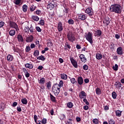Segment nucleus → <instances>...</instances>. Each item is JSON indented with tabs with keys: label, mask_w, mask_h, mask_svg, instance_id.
Here are the masks:
<instances>
[{
	"label": "nucleus",
	"mask_w": 124,
	"mask_h": 124,
	"mask_svg": "<svg viewBox=\"0 0 124 124\" xmlns=\"http://www.w3.org/2000/svg\"><path fill=\"white\" fill-rule=\"evenodd\" d=\"M10 27L11 28H12L13 29H15L16 31H19V27H18V25L16 23L14 22H11L10 23Z\"/></svg>",
	"instance_id": "4"
},
{
	"label": "nucleus",
	"mask_w": 124,
	"mask_h": 124,
	"mask_svg": "<svg viewBox=\"0 0 124 124\" xmlns=\"http://www.w3.org/2000/svg\"><path fill=\"white\" fill-rule=\"evenodd\" d=\"M51 81H48L46 83V88L48 89V90H50L51 89Z\"/></svg>",
	"instance_id": "35"
},
{
	"label": "nucleus",
	"mask_w": 124,
	"mask_h": 124,
	"mask_svg": "<svg viewBox=\"0 0 124 124\" xmlns=\"http://www.w3.org/2000/svg\"><path fill=\"white\" fill-rule=\"evenodd\" d=\"M85 38L87 41H89L91 45H93V34L89 32L88 34L85 36Z\"/></svg>",
	"instance_id": "3"
},
{
	"label": "nucleus",
	"mask_w": 124,
	"mask_h": 124,
	"mask_svg": "<svg viewBox=\"0 0 124 124\" xmlns=\"http://www.w3.org/2000/svg\"><path fill=\"white\" fill-rule=\"evenodd\" d=\"M24 74L26 78H29V77H30V73H29V72L25 73Z\"/></svg>",
	"instance_id": "58"
},
{
	"label": "nucleus",
	"mask_w": 124,
	"mask_h": 124,
	"mask_svg": "<svg viewBox=\"0 0 124 124\" xmlns=\"http://www.w3.org/2000/svg\"><path fill=\"white\" fill-rule=\"evenodd\" d=\"M118 67H119L118 64H115V65L112 67V68L113 70H115V71H117V70H118Z\"/></svg>",
	"instance_id": "46"
},
{
	"label": "nucleus",
	"mask_w": 124,
	"mask_h": 124,
	"mask_svg": "<svg viewBox=\"0 0 124 124\" xmlns=\"http://www.w3.org/2000/svg\"><path fill=\"white\" fill-rule=\"evenodd\" d=\"M60 119L61 120V121H62V120H64L65 119V115L64 114H61L60 116Z\"/></svg>",
	"instance_id": "45"
},
{
	"label": "nucleus",
	"mask_w": 124,
	"mask_h": 124,
	"mask_svg": "<svg viewBox=\"0 0 124 124\" xmlns=\"http://www.w3.org/2000/svg\"><path fill=\"white\" fill-rule=\"evenodd\" d=\"M17 39L19 42H23V37L21 35L17 36Z\"/></svg>",
	"instance_id": "34"
},
{
	"label": "nucleus",
	"mask_w": 124,
	"mask_h": 124,
	"mask_svg": "<svg viewBox=\"0 0 124 124\" xmlns=\"http://www.w3.org/2000/svg\"><path fill=\"white\" fill-rule=\"evenodd\" d=\"M96 93L98 95H100V94H101V90H100V88L98 87L96 89Z\"/></svg>",
	"instance_id": "28"
},
{
	"label": "nucleus",
	"mask_w": 124,
	"mask_h": 124,
	"mask_svg": "<svg viewBox=\"0 0 124 124\" xmlns=\"http://www.w3.org/2000/svg\"><path fill=\"white\" fill-rule=\"evenodd\" d=\"M29 31L31 33H33L34 32V29L32 26L29 28Z\"/></svg>",
	"instance_id": "42"
},
{
	"label": "nucleus",
	"mask_w": 124,
	"mask_h": 124,
	"mask_svg": "<svg viewBox=\"0 0 124 124\" xmlns=\"http://www.w3.org/2000/svg\"><path fill=\"white\" fill-rule=\"evenodd\" d=\"M45 78H42L39 80V84H45Z\"/></svg>",
	"instance_id": "30"
},
{
	"label": "nucleus",
	"mask_w": 124,
	"mask_h": 124,
	"mask_svg": "<svg viewBox=\"0 0 124 124\" xmlns=\"http://www.w3.org/2000/svg\"><path fill=\"white\" fill-rule=\"evenodd\" d=\"M96 59H97V60H101L102 59V55L97 53L96 55Z\"/></svg>",
	"instance_id": "29"
},
{
	"label": "nucleus",
	"mask_w": 124,
	"mask_h": 124,
	"mask_svg": "<svg viewBox=\"0 0 124 124\" xmlns=\"http://www.w3.org/2000/svg\"><path fill=\"white\" fill-rule=\"evenodd\" d=\"M58 31H62L63 30V28H62V22H59L58 25Z\"/></svg>",
	"instance_id": "13"
},
{
	"label": "nucleus",
	"mask_w": 124,
	"mask_h": 124,
	"mask_svg": "<svg viewBox=\"0 0 124 124\" xmlns=\"http://www.w3.org/2000/svg\"><path fill=\"white\" fill-rule=\"evenodd\" d=\"M7 60L8 62H12L13 61V56L10 54L8 55Z\"/></svg>",
	"instance_id": "20"
},
{
	"label": "nucleus",
	"mask_w": 124,
	"mask_h": 124,
	"mask_svg": "<svg viewBox=\"0 0 124 124\" xmlns=\"http://www.w3.org/2000/svg\"><path fill=\"white\" fill-rule=\"evenodd\" d=\"M67 106L68 108H72L73 107V103L72 102H69L67 103Z\"/></svg>",
	"instance_id": "37"
},
{
	"label": "nucleus",
	"mask_w": 124,
	"mask_h": 124,
	"mask_svg": "<svg viewBox=\"0 0 124 124\" xmlns=\"http://www.w3.org/2000/svg\"><path fill=\"white\" fill-rule=\"evenodd\" d=\"M22 9L23 12H27L28 11V6L26 4H24L22 6Z\"/></svg>",
	"instance_id": "26"
},
{
	"label": "nucleus",
	"mask_w": 124,
	"mask_h": 124,
	"mask_svg": "<svg viewBox=\"0 0 124 124\" xmlns=\"http://www.w3.org/2000/svg\"><path fill=\"white\" fill-rule=\"evenodd\" d=\"M52 92L54 93L55 95H59L60 92H61V88L59 87V84L55 83L52 87Z\"/></svg>",
	"instance_id": "2"
},
{
	"label": "nucleus",
	"mask_w": 124,
	"mask_h": 124,
	"mask_svg": "<svg viewBox=\"0 0 124 124\" xmlns=\"http://www.w3.org/2000/svg\"><path fill=\"white\" fill-rule=\"evenodd\" d=\"M33 38V37H32V36H31L29 37H27L26 38V42H31V41H32Z\"/></svg>",
	"instance_id": "27"
},
{
	"label": "nucleus",
	"mask_w": 124,
	"mask_h": 124,
	"mask_svg": "<svg viewBox=\"0 0 124 124\" xmlns=\"http://www.w3.org/2000/svg\"><path fill=\"white\" fill-rule=\"evenodd\" d=\"M84 110H88L89 109V107L88 106H84L83 107Z\"/></svg>",
	"instance_id": "64"
},
{
	"label": "nucleus",
	"mask_w": 124,
	"mask_h": 124,
	"mask_svg": "<svg viewBox=\"0 0 124 124\" xmlns=\"http://www.w3.org/2000/svg\"><path fill=\"white\" fill-rule=\"evenodd\" d=\"M25 51L26 52H30V51H31V47H30V46H26Z\"/></svg>",
	"instance_id": "52"
},
{
	"label": "nucleus",
	"mask_w": 124,
	"mask_h": 124,
	"mask_svg": "<svg viewBox=\"0 0 124 124\" xmlns=\"http://www.w3.org/2000/svg\"><path fill=\"white\" fill-rule=\"evenodd\" d=\"M21 1H22V0H14V3L16 4V5H21L20 3H21Z\"/></svg>",
	"instance_id": "21"
},
{
	"label": "nucleus",
	"mask_w": 124,
	"mask_h": 124,
	"mask_svg": "<svg viewBox=\"0 0 124 124\" xmlns=\"http://www.w3.org/2000/svg\"><path fill=\"white\" fill-rule=\"evenodd\" d=\"M33 55L34 57H37L38 56H39V50H35L34 51Z\"/></svg>",
	"instance_id": "36"
},
{
	"label": "nucleus",
	"mask_w": 124,
	"mask_h": 124,
	"mask_svg": "<svg viewBox=\"0 0 124 124\" xmlns=\"http://www.w3.org/2000/svg\"><path fill=\"white\" fill-rule=\"evenodd\" d=\"M24 31L26 33H29L30 32V28L29 26H26L24 28Z\"/></svg>",
	"instance_id": "33"
},
{
	"label": "nucleus",
	"mask_w": 124,
	"mask_h": 124,
	"mask_svg": "<svg viewBox=\"0 0 124 124\" xmlns=\"http://www.w3.org/2000/svg\"><path fill=\"white\" fill-rule=\"evenodd\" d=\"M63 86V82H62V80H61L59 82V84H58V87L61 89V88Z\"/></svg>",
	"instance_id": "40"
},
{
	"label": "nucleus",
	"mask_w": 124,
	"mask_h": 124,
	"mask_svg": "<svg viewBox=\"0 0 124 124\" xmlns=\"http://www.w3.org/2000/svg\"><path fill=\"white\" fill-rule=\"evenodd\" d=\"M14 51L16 52V53H20L21 50H20V48H14Z\"/></svg>",
	"instance_id": "48"
},
{
	"label": "nucleus",
	"mask_w": 124,
	"mask_h": 124,
	"mask_svg": "<svg viewBox=\"0 0 124 124\" xmlns=\"http://www.w3.org/2000/svg\"><path fill=\"white\" fill-rule=\"evenodd\" d=\"M30 11H34V10H35V6L33 5H32L30 6Z\"/></svg>",
	"instance_id": "43"
},
{
	"label": "nucleus",
	"mask_w": 124,
	"mask_h": 124,
	"mask_svg": "<svg viewBox=\"0 0 124 124\" xmlns=\"http://www.w3.org/2000/svg\"><path fill=\"white\" fill-rule=\"evenodd\" d=\"M25 66L26 68H29V69H32L33 68V65L29 63L25 64Z\"/></svg>",
	"instance_id": "18"
},
{
	"label": "nucleus",
	"mask_w": 124,
	"mask_h": 124,
	"mask_svg": "<svg viewBox=\"0 0 124 124\" xmlns=\"http://www.w3.org/2000/svg\"><path fill=\"white\" fill-rule=\"evenodd\" d=\"M54 2H50L46 6L47 9H50V10H52V9H54V7H55V5H54Z\"/></svg>",
	"instance_id": "9"
},
{
	"label": "nucleus",
	"mask_w": 124,
	"mask_h": 124,
	"mask_svg": "<svg viewBox=\"0 0 124 124\" xmlns=\"http://www.w3.org/2000/svg\"><path fill=\"white\" fill-rule=\"evenodd\" d=\"M4 26V22L0 21V28H2Z\"/></svg>",
	"instance_id": "57"
},
{
	"label": "nucleus",
	"mask_w": 124,
	"mask_h": 124,
	"mask_svg": "<svg viewBox=\"0 0 124 124\" xmlns=\"http://www.w3.org/2000/svg\"><path fill=\"white\" fill-rule=\"evenodd\" d=\"M110 11L114 12L116 14H120V13H122V6L118 4H112L110 6Z\"/></svg>",
	"instance_id": "1"
},
{
	"label": "nucleus",
	"mask_w": 124,
	"mask_h": 124,
	"mask_svg": "<svg viewBox=\"0 0 124 124\" xmlns=\"http://www.w3.org/2000/svg\"><path fill=\"white\" fill-rule=\"evenodd\" d=\"M116 52L117 53L118 55H120V56H122L123 54H124L123 51V47L120 46L117 48Z\"/></svg>",
	"instance_id": "11"
},
{
	"label": "nucleus",
	"mask_w": 124,
	"mask_h": 124,
	"mask_svg": "<svg viewBox=\"0 0 124 124\" xmlns=\"http://www.w3.org/2000/svg\"><path fill=\"white\" fill-rule=\"evenodd\" d=\"M69 11V9L67 8H65L64 10H63V12H64V13H66V14L68 13Z\"/></svg>",
	"instance_id": "51"
},
{
	"label": "nucleus",
	"mask_w": 124,
	"mask_h": 124,
	"mask_svg": "<svg viewBox=\"0 0 124 124\" xmlns=\"http://www.w3.org/2000/svg\"><path fill=\"white\" fill-rule=\"evenodd\" d=\"M41 123H42V124H47V119H46L45 118H43L42 119V121H41Z\"/></svg>",
	"instance_id": "50"
},
{
	"label": "nucleus",
	"mask_w": 124,
	"mask_h": 124,
	"mask_svg": "<svg viewBox=\"0 0 124 124\" xmlns=\"http://www.w3.org/2000/svg\"><path fill=\"white\" fill-rule=\"evenodd\" d=\"M67 36L69 41H71V42L75 41V37H74V36L72 34L68 33Z\"/></svg>",
	"instance_id": "6"
},
{
	"label": "nucleus",
	"mask_w": 124,
	"mask_h": 124,
	"mask_svg": "<svg viewBox=\"0 0 124 124\" xmlns=\"http://www.w3.org/2000/svg\"><path fill=\"white\" fill-rule=\"evenodd\" d=\"M37 69H38L39 70H42V69H43V67L42 66V65H40L38 67Z\"/></svg>",
	"instance_id": "61"
},
{
	"label": "nucleus",
	"mask_w": 124,
	"mask_h": 124,
	"mask_svg": "<svg viewBox=\"0 0 124 124\" xmlns=\"http://www.w3.org/2000/svg\"><path fill=\"white\" fill-rule=\"evenodd\" d=\"M36 14H37V15H39V14H40V13H41V11L39 10H37L36 12H35Z\"/></svg>",
	"instance_id": "60"
},
{
	"label": "nucleus",
	"mask_w": 124,
	"mask_h": 124,
	"mask_svg": "<svg viewBox=\"0 0 124 124\" xmlns=\"http://www.w3.org/2000/svg\"><path fill=\"white\" fill-rule=\"evenodd\" d=\"M36 30L37 31H38L39 32H41V29H40V27H36Z\"/></svg>",
	"instance_id": "56"
},
{
	"label": "nucleus",
	"mask_w": 124,
	"mask_h": 124,
	"mask_svg": "<svg viewBox=\"0 0 124 124\" xmlns=\"http://www.w3.org/2000/svg\"><path fill=\"white\" fill-rule=\"evenodd\" d=\"M31 18L34 21H35L36 22H38V21H39V17L37 16H32L31 17Z\"/></svg>",
	"instance_id": "22"
},
{
	"label": "nucleus",
	"mask_w": 124,
	"mask_h": 124,
	"mask_svg": "<svg viewBox=\"0 0 124 124\" xmlns=\"http://www.w3.org/2000/svg\"><path fill=\"white\" fill-rule=\"evenodd\" d=\"M109 124H115V121L112 119H110L108 121Z\"/></svg>",
	"instance_id": "53"
},
{
	"label": "nucleus",
	"mask_w": 124,
	"mask_h": 124,
	"mask_svg": "<svg viewBox=\"0 0 124 124\" xmlns=\"http://www.w3.org/2000/svg\"><path fill=\"white\" fill-rule=\"evenodd\" d=\"M92 10V8H88L85 10V13L88 14L89 16H93V12Z\"/></svg>",
	"instance_id": "7"
},
{
	"label": "nucleus",
	"mask_w": 124,
	"mask_h": 124,
	"mask_svg": "<svg viewBox=\"0 0 124 124\" xmlns=\"http://www.w3.org/2000/svg\"><path fill=\"white\" fill-rule=\"evenodd\" d=\"M115 38H116V39H120L121 35H119L118 34H116L115 35Z\"/></svg>",
	"instance_id": "59"
},
{
	"label": "nucleus",
	"mask_w": 124,
	"mask_h": 124,
	"mask_svg": "<svg viewBox=\"0 0 124 124\" xmlns=\"http://www.w3.org/2000/svg\"><path fill=\"white\" fill-rule=\"evenodd\" d=\"M101 34H102L101 30H97L95 31V36H101Z\"/></svg>",
	"instance_id": "17"
},
{
	"label": "nucleus",
	"mask_w": 124,
	"mask_h": 124,
	"mask_svg": "<svg viewBox=\"0 0 124 124\" xmlns=\"http://www.w3.org/2000/svg\"><path fill=\"white\" fill-rule=\"evenodd\" d=\"M68 23L69 25H74V21L72 19H69Z\"/></svg>",
	"instance_id": "44"
},
{
	"label": "nucleus",
	"mask_w": 124,
	"mask_h": 124,
	"mask_svg": "<svg viewBox=\"0 0 124 124\" xmlns=\"http://www.w3.org/2000/svg\"><path fill=\"white\" fill-rule=\"evenodd\" d=\"M61 77L63 80H66L67 79V75L65 74H61Z\"/></svg>",
	"instance_id": "24"
},
{
	"label": "nucleus",
	"mask_w": 124,
	"mask_h": 124,
	"mask_svg": "<svg viewBox=\"0 0 124 124\" xmlns=\"http://www.w3.org/2000/svg\"><path fill=\"white\" fill-rule=\"evenodd\" d=\"M16 34V31H15V30H11L9 32V34L11 36H14V35H15Z\"/></svg>",
	"instance_id": "19"
},
{
	"label": "nucleus",
	"mask_w": 124,
	"mask_h": 124,
	"mask_svg": "<svg viewBox=\"0 0 124 124\" xmlns=\"http://www.w3.org/2000/svg\"><path fill=\"white\" fill-rule=\"evenodd\" d=\"M50 96L51 101H53V102H56V97L51 93H50Z\"/></svg>",
	"instance_id": "31"
},
{
	"label": "nucleus",
	"mask_w": 124,
	"mask_h": 124,
	"mask_svg": "<svg viewBox=\"0 0 124 124\" xmlns=\"http://www.w3.org/2000/svg\"><path fill=\"white\" fill-rule=\"evenodd\" d=\"M79 59H80L82 62H87V58H86V57H85V55L84 54H81L79 56Z\"/></svg>",
	"instance_id": "12"
},
{
	"label": "nucleus",
	"mask_w": 124,
	"mask_h": 124,
	"mask_svg": "<svg viewBox=\"0 0 124 124\" xmlns=\"http://www.w3.org/2000/svg\"><path fill=\"white\" fill-rule=\"evenodd\" d=\"M111 20L109 18V17H106V18H104L103 20V24L105 25V26H108L109 24H110V21Z\"/></svg>",
	"instance_id": "8"
},
{
	"label": "nucleus",
	"mask_w": 124,
	"mask_h": 124,
	"mask_svg": "<svg viewBox=\"0 0 124 124\" xmlns=\"http://www.w3.org/2000/svg\"><path fill=\"white\" fill-rule=\"evenodd\" d=\"M70 60L71 61V63L73 64V66L75 67V68H77L78 67V63H77V62L74 60L73 57H70Z\"/></svg>",
	"instance_id": "5"
},
{
	"label": "nucleus",
	"mask_w": 124,
	"mask_h": 124,
	"mask_svg": "<svg viewBox=\"0 0 124 124\" xmlns=\"http://www.w3.org/2000/svg\"><path fill=\"white\" fill-rule=\"evenodd\" d=\"M83 102H85V103L86 104V105H89V104H90L89 103V102H88V100L86 98L83 99Z\"/></svg>",
	"instance_id": "55"
},
{
	"label": "nucleus",
	"mask_w": 124,
	"mask_h": 124,
	"mask_svg": "<svg viewBox=\"0 0 124 124\" xmlns=\"http://www.w3.org/2000/svg\"><path fill=\"white\" fill-rule=\"evenodd\" d=\"M39 25H40L41 26H44L45 25L44 20L42 19L41 18V19L39 21Z\"/></svg>",
	"instance_id": "39"
},
{
	"label": "nucleus",
	"mask_w": 124,
	"mask_h": 124,
	"mask_svg": "<svg viewBox=\"0 0 124 124\" xmlns=\"http://www.w3.org/2000/svg\"><path fill=\"white\" fill-rule=\"evenodd\" d=\"M114 86L116 89H120V88H122V83L120 81H116L114 84Z\"/></svg>",
	"instance_id": "16"
},
{
	"label": "nucleus",
	"mask_w": 124,
	"mask_h": 124,
	"mask_svg": "<svg viewBox=\"0 0 124 124\" xmlns=\"http://www.w3.org/2000/svg\"><path fill=\"white\" fill-rule=\"evenodd\" d=\"M72 119H68V120L65 122L66 124H72Z\"/></svg>",
	"instance_id": "41"
},
{
	"label": "nucleus",
	"mask_w": 124,
	"mask_h": 124,
	"mask_svg": "<svg viewBox=\"0 0 124 124\" xmlns=\"http://www.w3.org/2000/svg\"><path fill=\"white\" fill-rule=\"evenodd\" d=\"M70 81H71V83H72V84H75V83H76V79H75V78H72L71 79H70Z\"/></svg>",
	"instance_id": "47"
},
{
	"label": "nucleus",
	"mask_w": 124,
	"mask_h": 124,
	"mask_svg": "<svg viewBox=\"0 0 124 124\" xmlns=\"http://www.w3.org/2000/svg\"><path fill=\"white\" fill-rule=\"evenodd\" d=\"M88 65L85 64L83 65V69H84V70H88Z\"/></svg>",
	"instance_id": "54"
},
{
	"label": "nucleus",
	"mask_w": 124,
	"mask_h": 124,
	"mask_svg": "<svg viewBox=\"0 0 124 124\" xmlns=\"http://www.w3.org/2000/svg\"><path fill=\"white\" fill-rule=\"evenodd\" d=\"M78 19H79V20L84 21V20H86V19H87V16H86L85 15L80 14L78 15Z\"/></svg>",
	"instance_id": "15"
},
{
	"label": "nucleus",
	"mask_w": 124,
	"mask_h": 124,
	"mask_svg": "<svg viewBox=\"0 0 124 124\" xmlns=\"http://www.w3.org/2000/svg\"><path fill=\"white\" fill-rule=\"evenodd\" d=\"M112 96L113 99H116V98H117V93L115 92H112Z\"/></svg>",
	"instance_id": "38"
},
{
	"label": "nucleus",
	"mask_w": 124,
	"mask_h": 124,
	"mask_svg": "<svg viewBox=\"0 0 124 124\" xmlns=\"http://www.w3.org/2000/svg\"><path fill=\"white\" fill-rule=\"evenodd\" d=\"M122 111H120V110H117L115 111L116 116L117 117H121L122 116Z\"/></svg>",
	"instance_id": "23"
},
{
	"label": "nucleus",
	"mask_w": 124,
	"mask_h": 124,
	"mask_svg": "<svg viewBox=\"0 0 124 124\" xmlns=\"http://www.w3.org/2000/svg\"><path fill=\"white\" fill-rule=\"evenodd\" d=\"M78 85H83L84 83V79H83V78L82 77H79L78 78Z\"/></svg>",
	"instance_id": "14"
},
{
	"label": "nucleus",
	"mask_w": 124,
	"mask_h": 124,
	"mask_svg": "<svg viewBox=\"0 0 124 124\" xmlns=\"http://www.w3.org/2000/svg\"><path fill=\"white\" fill-rule=\"evenodd\" d=\"M21 102L23 104H25V105L28 104V100L24 98L21 100Z\"/></svg>",
	"instance_id": "32"
},
{
	"label": "nucleus",
	"mask_w": 124,
	"mask_h": 124,
	"mask_svg": "<svg viewBox=\"0 0 124 124\" xmlns=\"http://www.w3.org/2000/svg\"><path fill=\"white\" fill-rule=\"evenodd\" d=\"M93 123L95 124H98V120L96 118L93 119Z\"/></svg>",
	"instance_id": "49"
},
{
	"label": "nucleus",
	"mask_w": 124,
	"mask_h": 124,
	"mask_svg": "<svg viewBox=\"0 0 124 124\" xmlns=\"http://www.w3.org/2000/svg\"><path fill=\"white\" fill-rule=\"evenodd\" d=\"M37 60L44 61L46 60V58H45L43 55H41L40 56H39L37 58Z\"/></svg>",
	"instance_id": "25"
},
{
	"label": "nucleus",
	"mask_w": 124,
	"mask_h": 124,
	"mask_svg": "<svg viewBox=\"0 0 124 124\" xmlns=\"http://www.w3.org/2000/svg\"><path fill=\"white\" fill-rule=\"evenodd\" d=\"M76 48L78 50H79V49H81V46H79V45H77Z\"/></svg>",
	"instance_id": "63"
},
{
	"label": "nucleus",
	"mask_w": 124,
	"mask_h": 124,
	"mask_svg": "<svg viewBox=\"0 0 124 124\" xmlns=\"http://www.w3.org/2000/svg\"><path fill=\"white\" fill-rule=\"evenodd\" d=\"M84 82L86 84H88V83H89V82H90V80L88 78H85L84 79Z\"/></svg>",
	"instance_id": "62"
},
{
	"label": "nucleus",
	"mask_w": 124,
	"mask_h": 124,
	"mask_svg": "<svg viewBox=\"0 0 124 124\" xmlns=\"http://www.w3.org/2000/svg\"><path fill=\"white\" fill-rule=\"evenodd\" d=\"M86 96H87V93H85V91H82L79 93V98H81V99L85 98Z\"/></svg>",
	"instance_id": "10"
}]
</instances>
